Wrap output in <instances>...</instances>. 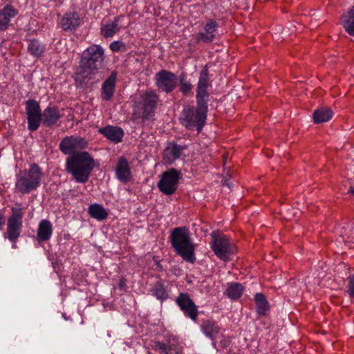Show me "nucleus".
<instances>
[{
  "mask_svg": "<svg viewBox=\"0 0 354 354\" xmlns=\"http://www.w3.org/2000/svg\"><path fill=\"white\" fill-rule=\"evenodd\" d=\"M211 86L209 78V71L205 66L200 73L196 86V106H185L179 118L181 124L187 129L196 130L200 133L205 124L209 93L207 91Z\"/></svg>",
  "mask_w": 354,
  "mask_h": 354,
  "instance_id": "obj_1",
  "label": "nucleus"
},
{
  "mask_svg": "<svg viewBox=\"0 0 354 354\" xmlns=\"http://www.w3.org/2000/svg\"><path fill=\"white\" fill-rule=\"evenodd\" d=\"M95 166L93 158L85 151L73 153L66 161V171L80 183H85L88 180Z\"/></svg>",
  "mask_w": 354,
  "mask_h": 354,
  "instance_id": "obj_2",
  "label": "nucleus"
},
{
  "mask_svg": "<svg viewBox=\"0 0 354 354\" xmlns=\"http://www.w3.org/2000/svg\"><path fill=\"white\" fill-rule=\"evenodd\" d=\"M104 61V50L100 45L92 44L83 51L77 68V75L83 80L91 76L102 68Z\"/></svg>",
  "mask_w": 354,
  "mask_h": 354,
  "instance_id": "obj_3",
  "label": "nucleus"
},
{
  "mask_svg": "<svg viewBox=\"0 0 354 354\" xmlns=\"http://www.w3.org/2000/svg\"><path fill=\"white\" fill-rule=\"evenodd\" d=\"M169 239L177 255L186 262L194 263L196 261L195 244L191 239V234L187 227L174 228Z\"/></svg>",
  "mask_w": 354,
  "mask_h": 354,
  "instance_id": "obj_4",
  "label": "nucleus"
},
{
  "mask_svg": "<svg viewBox=\"0 0 354 354\" xmlns=\"http://www.w3.org/2000/svg\"><path fill=\"white\" fill-rule=\"evenodd\" d=\"M159 102V95L156 91H143L140 99L135 102L133 111L134 120L141 119L142 122L149 120L155 115Z\"/></svg>",
  "mask_w": 354,
  "mask_h": 354,
  "instance_id": "obj_5",
  "label": "nucleus"
},
{
  "mask_svg": "<svg viewBox=\"0 0 354 354\" xmlns=\"http://www.w3.org/2000/svg\"><path fill=\"white\" fill-rule=\"evenodd\" d=\"M211 248L221 261H230V257L236 252V248L233 241L221 232L213 231L211 233Z\"/></svg>",
  "mask_w": 354,
  "mask_h": 354,
  "instance_id": "obj_6",
  "label": "nucleus"
},
{
  "mask_svg": "<svg viewBox=\"0 0 354 354\" xmlns=\"http://www.w3.org/2000/svg\"><path fill=\"white\" fill-rule=\"evenodd\" d=\"M20 203H17L16 207L11 208V214L7 220V229L4 237L7 238L12 243V248H16V243L23 228L24 208Z\"/></svg>",
  "mask_w": 354,
  "mask_h": 354,
  "instance_id": "obj_7",
  "label": "nucleus"
},
{
  "mask_svg": "<svg viewBox=\"0 0 354 354\" xmlns=\"http://www.w3.org/2000/svg\"><path fill=\"white\" fill-rule=\"evenodd\" d=\"M43 174L38 165L32 163L17 180L16 187L22 194H28L36 189L39 185Z\"/></svg>",
  "mask_w": 354,
  "mask_h": 354,
  "instance_id": "obj_8",
  "label": "nucleus"
},
{
  "mask_svg": "<svg viewBox=\"0 0 354 354\" xmlns=\"http://www.w3.org/2000/svg\"><path fill=\"white\" fill-rule=\"evenodd\" d=\"M181 178L182 174L180 171L174 168L169 169L162 174L157 186L164 194L171 195L176 191Z\"/></svg>",
  "mask_w": 354,
  "mask_h": 354,
  "instance_id": "obj_9",
  "label": "nucleus"
},
{
  "mask_svg": "<svg viewBox=\"0 0 354 354\" xmlns=\"http://www.w3.org/2000/svg\"><path fill=\"white\" fill-rule=\"evenodd\" d=\"M28 129L30 131L37 130L42 122V113L38 102L30 99L26 102Z\"/></svg>",
  "mask_w": 354,
  "mask_h": 354,
  "instance_id": "obj_10",
  "label": "nucleus"
},
{
  "mask_svg": "<svg viewBox=\"0 0 354 354\" xmlns=\"http://www.w3.org/2000/svg\"><path fill=\"white\" fill-rule=\"evenodd\" d=\"M155 84L158 88L162 92L169 93L177 86L176 75L167 70H161L155 75Z\"/></svg>",
  "mask_w": 354,
  "mask_h": 354,
  "instance_id": "obj_11",
  "label": "nucleus"
},
{
  "mask_svg": "<svg viewBox=\"0 0 354 354\" xmlns=\"http://www.w3.org/2000/svg\"><path fill=\"white\" fill-rule=\"evenodd\" d=\"M88 145L87 141L80 136H66L59 142V150L65 155L72 156L78 150L85 149Z\"/></svg>",
  "mask_w": 354,
  "mask_h": 354,
  "instance_id": "obj_12",
  "label": "nucleus"
},
{
  "mask_svg": "<svg viewBox=\"0 0 354 354\" xmlns=\"http://www.w3.org/2000/svg\"><path fill=\"white\" fill-rule=\"evenodd\" d=\"M165 342L156 341L151 344L152 348L157 352L165 354H182V346L179 344L178 339L171 335H167ZM148 354H152L148 352Z\"/></svg>",
  "mask_w": 354,
  "mask_h": 354,
  "instance_id": "obj_13",
  "label": "nucleus"
},
{
  "mask_svg": "<svg viewBox=\"0 0 354 354\" xmlns=\"http://www.w3.org/2000/svg\"><path fill=\"white\" fill-rule=\"evenodd\" d=\"M175 301L185 317L193 321L196 320L198 316V306L188 293L180 292L176 298Z\"/></svg>",
  "mask_w": 354,
  "mask_h": 354,
  "instance_id": "obj_14",
  "label": "nucleus"
},
{
  "mask_svg": "<svg viewBox=\"0 0 354 354\" xmlns=\"http://www.w3.org/2000/svg\"><path fill=\"white\" fill-rule=\"evenodd\" d=\"M218 28V24L216 20L213 19H207L203 27L204 31L194 35L196 43H212L216 38Z\"/></svg>",
  "mask_w": 354,
  "mask_h": 354,
  "instance_id": "obj_15",
  "label": "nucleus"
},
{
  "mask_svg": "<svg viewBox=\"0 0 354 354\" xmlns=\"http://www.w3.org/2000/svg\"><path fill=\"white\" fill-rule=\"evenodd\" d=\"M59 24L65 32H73L82 24V19L77 12L68 11L61 18Z\"/></svg>",
  "mask_w": 354,
  "mask_h": 354,
  "instance_id": "obj_16",
  "label": "nucleus"
},
{
  "mask_svg": "<svg viewBox=\"0 0 354 354\" xmlns=\"http://www.w3.org/2000/svg\"><path fill=\"white\" fill-rule=\"evenodd\" d=\"M62 118L61 110L57 106H48L42 113V123L46 127H51L57 124Z\"/></svg>",
  "mask_w": 354,
  "mask_h": 354,
  "instance_id": "obj_17",
  "label": "nucleus"
},
{
  "mask_svg": "<svg viewBox=\"0 0 354 354\" xmlns=\"http://www.w3.org/2000/svg\"><path fill=\"white\" fill-rule=\"evenodd\" d=\"M116 178L122 183H127L131 178V171L129 163L124 156H121L115 165Z\"/></svg>",
  "mask_w": 354,
  "mask_h": 354,
  "instance_id": "obj_18",
  "label": "nucleus"
},
{
  "mask_svg": "<svg viewBox=\"0 0 354 354\" xmlns=\"http://www.w3.org/2000/svg\"><path fill=\"white\" fill-rule=\"evenodd\" d=\"M117 73L113 71L110 76L104 81L102 86L101 97L104 101L110 100L113 96L115 84H116Z\"/></svg>",
  "mask_w": 354,
  "mask_h": 354,
  "instance_id": "obj_19",
  "label": "nucleus"
},
{
  "mask_svg": "<svg viewBox=\"0 0 354 354\" xmlns=\"http://www.w3.org/2000/svg\"><path fill=\"white\" fill-rule=\"evenodd\" d=\"M202 332L212 341V345L216 347V338L221 332V328L217 323L212 319H207L201 326Z\"/></svg>",
  "mask_w": 354,
  "mask_h": 354,
  "instance_id": "obj_20",
  "label": "nucleus"
},
{
  "mask_svg": "<svg viewBox=\"0 0 354 354\" xmlns=\"http://www.w3.org/2000/svg\"><path fill=\"white\" fill-rule=\"evenodd\" d=\"M17 14L18 10L10 4H7L0 9V31L6 30L9 26L11 19Z\"/></svg>",
  "mask_w": 354,
  "mask_h": 354,
  "instance_id": "obj_21",
  "label": "nucleus"
},
{
  "mask_svg": "<svg viewBox=\"0 0 354 354\" xmlns=\"http://www.w3.org/2000/svg\"><path fill=\"white\" fill-rule=\"evenodd\" d=\"M99 133L115 143L121 142L124 136L122 128L110 125L100 129Z\"/></svg>",
  "mask_w": 354,
  "mask_h": 354,
  "instance_id": "obj_22",
  "label": "nucleus"
},
{
  "mask_svg": "<svg viewBox=\"0 0 354 354\" xmlns=\"http://www.w3.org/2000/svg\"><path fill=\"white\" fill-rule=\"evenodd\" d=\"M53 234V225L50 221L42 219L38 225L37 239L39 242L47 241Z\"/></svg>",
  "mask_w": 354,
  "mask_h": 354,
  "instance_id": "obj_23",
  "label": "nucleus"
},
{
  "mask_svg": "<svg viewBox=\"0 0 354 354\" xmlns=\"http://www.w3.org/2000/svg\"><path fill=\"white\" fill-rule=\"evenodd\" d=\"M184 149V147L177 145L175 142L170 143L163 152V159L165 162L169 164L173 162L180 156Z\"/></svg>",
  "mask_w": 354,
  "mask_h": 354,
  "instance_id": "obj_24",
  "label": "nucleus"
},
{
  "mask_svg": "<svg viewBox=\"0 0 354 354\" xmlns=\"http://www.w3.org/2000/svg\"><path fill=\"white\" fill-rule=\"evenodd\" d=\"M341 24L348 35L354 36V6L342 15Z\"/></svg>",
  "mask_w": 354,
  "mask_h": 354,
  "instance_id": "obj_25",
  "label": "nucleus"
},
{
  "mask_svg": "<svg viewBox=\"0 0 354 354\" xmlns=\"http://www.w3.org/2000/svg\"><path fill=\"white\" fill-rule=\"evenodd\" d=\"M123 16H118L114 18L113 21L105 24L101 28V33L105 38L112 37L115 33L119 32L120 27L119 26V21Z\"/></svg>",
  "mask_w": 354,
  "mask_h": 354,
  "instance_id": "obj_26",
  "label": "nucleus"
},
{
  "mask_svg": "<svg viewBox=\"0 0 354 354\" xmlns=\"http://www.w3.org/2000/svg\"><path fill=\"white\" fill-rule=\"evenodd\" d=\"M88 213L91 218L97 221H103L108 217V212L106 209L102 205L97 203L89 205Z\"/></svg>",
  "mask_w": 354,
  "mask_h": 354,
  "instance_id": "obj_27",
  "label": "nucleus"
},
{
  "mask_svg": "<svg viewBox=\"0 0 354 354\" xmlns=\"http://www.w3.org/2000/svg\"><path fill=\"white\" fill-rule=\"evenodd\" d=\"M244 290V287L242 284L236 282H232L227 284V288L224 292V295L228 298L236 300L239 299Z\"/></svg>",
  "mask_w": 354,
  "mask_h": 354,
  "instance_id": "obj_28",
  "label": "nucleus"
},
{
  "mask_svg": "<svg viewBox=\"0 0 354 354\" xmlns=\"http://www.w3.org/2000/svg\"><path fill=\"white\" fill-rule=\"evenodd\" d=\"M27 50L32 57L39 58L43 56L46 46L37 39H30L28 41Z\"/></svg>",
  "mask_w": 354,
  "mask_h": 354,
  "instance_id": "obj_29",
  "label": "nucleus"
},
{
  "mask_svg": "<svg viewBox=\"0 0 354 354\" xmlns=\"http://www.w3.org/2000/svg\"><path fill=\"white\" fill-rule=\"evenodd\" d=\"M254 301L256 303V311L259 317L266 315L269 311L270 307L268 302L262 293H257L254 295Z\"/></svg>",
  "mask_w": 354,
  "mask_h": 354,
  "instance_id": "obj_30",
  "label": "nucleus"
},
{
  "mask_svg": "<svg viewBox=\"0 0 354 354\" xmlns=\"http://www.w3.org/2000/svg\"><path fill=\"white\" fill-rule=\"evenodd\" d=\"M333 115V113L331 109L322 107L314 111L313 117L315 123L319 124L330 120Z\"/></svg>",
  "mask_w": 354,
  "mask_h": 354,
  "instance_id": "obj_31",
  "label": "nucleus"
},
{
  "mask_svg": "<svg viewBox=\"0 0 354 354\" xmlns=\"http://www.w3.org/2000/svg\"><path fill=\"white\" fill-rule=\"evenodd\" d=\"M153 295L158 299L163 301L169 297L164 282L162 280L156 281L151 288Z\"/></svg>",
  "mask_w": 354,
  "mask_h": 354,
  "instance_id": "obj_32",
  "label": "nucleus"
},
{
  "mask_svg": "<svg viewBox=\"0 0 354 354\" xmlns=\"http://www.w3.org/2000/svg\"><path fill=\"white\" fill-rule=\"evenodd\" d=\"M178 80L180 83V91L183 95H188L192 92L193 88L192 84L186 80V76L183 73L179 76Z\"/></svg>",
  "mask_w": 354,
  "mask_h": 354,
  "instance_id": "obj_33",
  "label": "nucleus"
},
{
  "mask_svg": "<svg viewBox=\"0 0 354 354\" xmlns=\"http://www.w3.org/2000/svg\"><path fill=\"white\" fill-rule=\"evenodd\" d=\"M109 48L113 52H124L127 49L125 44L120 41H113L110 44Z\"/></svg>",
  "mask_w": 354,
  "mask_h": 354,
  "instance_id": "obj_34",
  "label": "nucleus"
},
{
  "mask_svg": "<svg viewBox=\"0 0 354 354\" xmlns=\"http://www.w3.org/2000/svg\"><path fill=\"white\" fill-rule=\"evenodd\" d=\"M347 292L350 297L354 298V274L348 278Z\"/></svg>",
  "mask_w": 354,
  "mask_h": 354,
  "instance_id": "obj_35",
  "label": "nucleus"
},
{
  "mask_svg": "<svg viewBox=\"0 0 354 354\" xmlns=\"http://www.w3.org/2000/svg\"><path fill=\"white\" fill-rule=\"evenodd\" d=\"M231 343L230 339L228 337H224L220 341V344L223 348H227Z\"/></svg>",
  "mask_w": 354,
  "mask_h": 354,
  "instance_id": "obj_36",
  "label": "nucleus"
},
{
  "mask_svg": "<svg viewBox=\"0 0 354 354\" xmlns=\"http://www.w3.org/2000/svg\"><path fill=\"white\" fill-rule=\"evenodd\" d=\"M5 219L3 214L0 211V230H1L3 225H4Z\"/></svg>",
  "mask_w": 354,
  "mask_h": 354,
  "instance_id": "obj_37",
  "label": "nucleus"
},
{
  "mask_svg": "<svg viewBox=\"0 0 354 354\" xmlns=\"http://www.w3.org/2000/svg\"><path fill=\"white\" fill-rule=\"evenodd\" d=\"M348 192L354 196V185L349 187Z\"/></svg>",
  "mask_w": 354,
  "mask_h": 354,
  "instance_id": "obj_38",
  "label": "nucleus"
}]
</instances>
